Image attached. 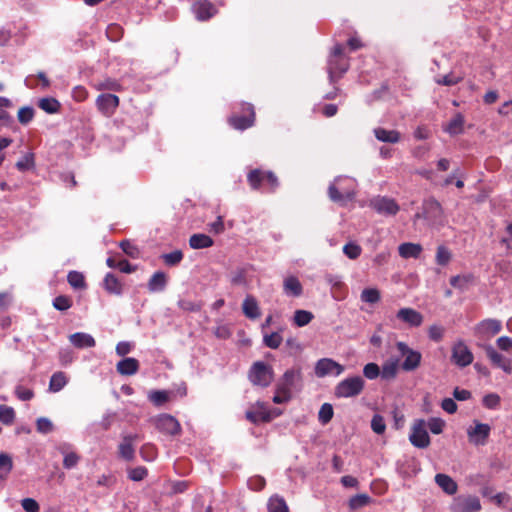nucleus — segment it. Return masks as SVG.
Wrapping results in <instances>:
<instances>
[{
	"mask_svg": "<svg viewBox=\"0 0 512 512\" xmlns=\"http://www.w3.org/2000/svg\"><path fill=\"white\" fill-rule=\"evenodd\" d=\"M473 359V353L463 341H458L452 346L451 362L456 366L467 367L473 362Z\"/></svg>",
	"mask_w": 512,
	"mask_h": 512,
	"instance_id": "9d476101",
	"label": "nucleus"
},
{
	"mask_svg": "<svg viewBox=\"0 0 512 512\" xmlns=\"http://www.w3.org/2000/svg\"><path fill=\"white\" fill-rule=\"evenodd\" d=\"M363 374L370 380L376 379L380 376V368L376 363H368L363 368Z\"/></svg>",
	"mask_w": 512,
	"mask_h": 512,
	"instance_id": "338daca9",
	"label": "nucleus"
},
{
	"mask_svg": "<svg viewBox=\"0 0 512 512\" xmlns=\"http://www.w3.org/2000/svg\"><path fill=\"white\" fill-rule=\"evenodd\" d=\"M255 410H248L245 413V417L248 421L253 424H258L260 422H270L273 419L272 411L267 409L266 404L264 402L258 401L255 404Z\"/></svg>",
	"mask_w": 512,
	"mask_h": 512,
	"instance_id": "a211bd4d",
	"label": "nucleus"
},
{
	"mask_svg": "<svg viewBox=\"0 0 512 512\" xmlns=\"http://www.w3.org/2000/svg\"><path fill=\"white\" fill-rule=\"evenodd\" d=\"M371 429L376 434H383L386 430V424L384 418L379 415L375 414L371 420Z\"/></svg>",
	"mask_w": 512,
	"mask_h": 512,
	"instance_id": "052dcab7",
	"label": "nucleus"
},
{
	"mask_svg": "<svg viewBox=\"0 0 512 512\" xmlns=\"http://www.w3.org/2000/svg\"><path fill=\"white\" fill-rule=\"evenodd\" d=\"M69 285L74 289H85L86 282L84 275L78 271H70L67 275Z\"/></svg>",
	"mask_w": 512,
	"mask_h": 512,
	"instance_id": "ea45409f",
	"label": "nucleus"
},
{
	"mask_svg": "<svg viewBox=\"0 0 512 512\" xmlns=\"http://www.w3.org/2000/svg\"><path fill=\"white\" fill-rule=\"evenodd\" d=\"M396 317L410 327H419L423 323V315L413 308H401Z\"/></svg>",
	"mask_w": 512,
	"mask_h": 512,
	"instance_id": "6ab92c4d",
	"label": "nucleus"
},
{
	"mask_svg": "<svg viewBox=\"0 0 512 512\" xmlns=\"http://www.w3.org/2000/svg\"><path fill=\"white\" fill-rule=\"evenodd\" d=\"M333 414L334 411L332 405L329 403H324L318 412V420L323 425H326L333 418Z\"/></svg>",
	"mask_w": 512,
	"mask_h": 512,
	"instance_id": "a18cd8bd",
	"label": "nucleus"
},
{
	"mask_svg": "<svg viewBox=\"0 0 512 512\" xmlns=\"http://www.w3.org/2000/svg\"><path fill=\"white\" fill-rule=\"evenodd\" d=\"M123 28L116 24H110L106 29V36L110 41L117 42L123 37Z\"/></svg>",
	"mask_w": 512,
	"mask_h": 512,
	"instance_id": "09e8293b",
	"label": "nucleus"
},
{
	"mask_svg": "<svg viewBox=\"0 0 512 512\" xmlns=\"http://www.w3.org/2000/svg\"><path fill=\"white\" fill-rule=\"evenodd\" d=\"M450 260H451L450 251L444 246H439L437 248V252H436L437 264H439L441 266H445L449 263Z\"/></svg>",
	"mask_w": 512,
	"mask_h": 512,
	"instance_id": "e2e57ef3",
	"label": "nucleus"
},
{
	"mask_svg": "<svg viewBox=\"0 0 512 512\" xmlns=\"http://www.w3.org/2000/svg\"><path fill=\"white\" fill-rule=\"evenodd\" d=\"M485 352L487 357L497 367H500L506 361V359L500 353H498L491 345L485 347Z\"/></svg>",
	"mask_w": 512,
	"mask_h": 512,
	"instance_id": "6e6d98bb",
	"label": "nucleus"
},
{
	"mask_svg": "<svg viewBox=\"0 0 512 512\" xmlns=\"http://www.w3.org/2000/svg\"><path fill=\"white\" fill-rule=\"evenodd\" d=\"M370 207L374 209L378 214L386 216L396 215L400 207L393 198L386 196H377L370 201Z\"/></svg>",
	"mask_w": 512,
	"mask_h": 512,
	"instance_id": "ddd939ff",
	"label": "nucleus"
},
{
	"mask_svg": "<svg viewBox=\"0 0 512 512\" xmlns=\"http://www.w3.org/2000/svg\"><path fill=\"white\" fill-rule=\"evenodd\" d=\"M301 380L302 374L300 369H289L276 384L277 391L291 394L292 389L295 388L296 384L301 382Z\"/></svg>",
	"mask_w": 512,
	"mask_h": 512,
	"instance_id": "f3484780",
	"label": "nucleus"
},
{
	"mask_svg": "<svg viewBox=\"0 0 512 512\" xmlns=\"http://www.w3.org/2000/svg\"><path fill=\"white\" fill-rule=\"evenodd\" d=\"M162 259L167 266H176L182 261L183 253L180 250H175L171 253L163 254Z\"/></svg>",
	"mask_w": 512,
	"mask_h": 512,
	"instance_id": "864d4df0",
	"label": "nucleus"
},
{
	"mask_svg": "<svg viewBox=\"0 0 512 512\" xmlns=\"http://www.w3.org/2000/svg\"><path fill=\"white\" fill-rule=\"evenodd\" d=\"M398 252H399V255L402 257V258H418L422 252V246L420 244H415V243H410V242H407V243H402L399 247H398Z\"/></svg>",
	"mask_w": 512,
	"mask_h": 512,
	"instance_id": "c756f323",
	"label": "nucleus"
},
{
	"mask_svg": "<svg viewBox=\"0 0 512 512\" xmlns=\"http://www.w3.org/2000/svg\"><path fill=\"white\" fill-rule=\"evenodd\" d=\"M34 166V156L32 153L26 154L22 159L16 163V168L19 171H26Z\"/></svg>",
	"mask_w": 512,
	"mask_h": 512,
	"instance_id": "69168bd1",
	"label": "nucleus"
},
{
	"mask_svg": "<svg viewBox=\"0 0 512 512\" xmlns=\"http://www.w3.org/2000/svg\"><path fill=\"white\" fill-rule=\"evenodd\" d=\"M73 301L70 296L59 295L53 300V307L59 311H66L72 307Z\"/></svg>",
	"mask_w": 512,
	"mask_h": 512,
	"instance_id": "de8ad7c7",
	"label": "nucleus"
},
{
	"mask_svg": "<svg viewBox=\"0 0 512 512\" xmlns=\"http://www.w3.org/2000/svg\"><path fill=\"white\" fill-rule=\"evenodd\" d=\"M120 100L117 95L110 94V93H103L100 94L96 98V107L99 110V112L109 118L114 115L116 112L118 106H119Z\"/></svg>",
	"mask_w": 512,
	"mask_h": 512,
	"instance_id": "4468645a",
	"label": "nucleus"
},
{
	"mask_svg": "<svg viewBox=\"0 0 512 512\" xmlns=\"http://www.w3.org/2000/svg\"><path fill=\"white\" fill-rule=\"evenodd\" d=\"M213 239L206 234H193L189 238V245L192 249H203L213 246Z\"/></svg>",
	"mask_w": 512,
	"mask_h": 512,
	"instance_id": "7c9ffc66",
	"label": "nucleus"
},
{
	"mask_svg": "<svg viewBox=\"0 0 512 512\" xmlns=\"http://www.w3.org/2000/svg\"><path fill=\"white\" fill-rule=\"evenodd\" d=\"M247 181L253 190H260L273 193L279 187V180L272 171H265L259 168L252 169L247 174Z\"/></svg>",
	"mask_w": 512,
	"mask_h": 512,
	"instance_id": "f03ea898",
	"label": "nucleus"
},
{
	"mask_svg": "<svg viewBox=\"0 0 512 512\" xmlns=\"http://www.w3.org/2000/svg\"><path fill=\"white\" fill-rule=\"evenodd\" d=\"M37 431L43 434H48L53 431L54 425L48 418L40 417L36 421Z\"/></svg>",
	"mask_w": 512,
	"mask_h": 512,
	"instance_id": "0e129e2a",
	"label": "nucleus"
},
{
	"mask_svg": "<svg viewBox=\"0 0 512 512\" xmlns=\"http://www.w3.org/2000/svg\"><path fill=\"white\" fill-rule=\"evenodd\" d=\"M344 366L331 358L319 359L314 367V373L318 378L328 375L339 376L344 372Z\"/></svg>",
	"mask_w": 512,
	"mask_h": 512,
	"instance_id": "9b49d317",
	"label": "nucleus"
},
{
	"mask_svg": "<svg viewBox=\"0 0 512 512\" xmlns=\"http://www.w3.org/2000/svg\"><path fill=\"white\" fill-rule=\"evenodd\" d=\"M103 288L109 293L114 295H121L123 292L122 282L113 274L107 273L103 280Z\"/></svg>",
	"mask_w": 512,
	"mask_h": 512,
	"instance_id": "a878e982",
	"label": "nucleus"
},
{
	"mask_svg": "<svg viewBox=\"0 0 512 512\" xmlns=\"http://www.w3.org/2000/svg\"><path fill=\"white\" fill-rule=\"evenodd\" d=\"M365 387V381L361 376L348 377L340 381L334 388L337 398H353L359 396Z\"/></svg>",
	"mask_w": 512,
	"mask_h": 512,
	"instance_id": "20e7f679",
	"label": "nucleus"
},
{
	"mask_svg": "<svg viewBox=\"0 0 512 512\" xmlns=\"http://www.w3.org/2000/svg\"><path fill=\"white\" fill-rule=\"evenodd\" d=\"M167 285V276L164 272H155L148 281V289L150 292H160Z\"/></svg>",
	"mask_w": 512,
	"mask_h": 512,
	"instance_id": "c85d7f7f",
	"label": "nucleus"
},
{
	"mask_svg": "<svg viewBox=\"0 0 512 512\" xmlns=\"http://www.w3.org/2000/svg\"><path fill=\"white\" fill-rule=\"evenodd\" d=\"M67 382L68 379L64 372H55L50 378L49 390L54 393L59 392L65 387Z\"/></svg>",
	"mask_w": 512,
	"mask_h": 512,
	"instance_id": "f704fd0d",
	"label": "nucleus"
},
{
	"mask_svg": "<svg viewBox=\"0 0 512 512\" xmlns=\"http://www.w3.org/2000/svg\"><path fill=\"white\" fill-rule=\"evenodd\" d=\"M269 512H289L286 501L278 495L272 496L268 501Z\"/></svg>",
	"mask_w": 512,
	"mask_h": 512,
	"instance_id": "58836bf2",
	"label": "nucleus"
},
{
	"mask_svg": "<svg viewBox=\"0 0 512 512\" xmlns=\"http://www.w3.org/2000/svg\"><path fill=\"white\" fill-rule=\"evenodd\" d=\"M12 468H13L12 458L6 453H1L0 454V470L4 471V474H0V478L5 479L6 476L12 470Z\"/></svg>",
	"mask_w": 512,
	"mask_h": 512,
	"instance_id": "5fc2aeb1",
	"label": "nucleus"
},
{
	"mask_svg": "<svg viewBox=\"0 0 512 512\" xmlns=\"http://www.w3.org/2000/svg\"><path fill=\"white\" fill-rule=\"evenodd\" d=\"M118 455L120 458L126 461H132L135 457V449L133 444L130 443V439L128 438L125 441L122 438V442L118 446Z\"/></svg>",
	"mask_w": 512,
	"mask_h": 512,
	"instance_id": "c9c22d12",
	"label": "nucleus"
},
{
	"mask_svg": "<svg viewBox=\"0 0 512 512\" xmlns=\"http://www.w3.org/2000/svg\"><path fill=\"white\" fill-rule=\"evenodd\" d=\"M475 426L467 429L469 442L479 446L485 445L490 435L491 427L488 424L474 421Z\"/></svg>",
	"mask_w": 512,
	"mask_h": 512,
	"instance_id": "2eb2a0df",
	"label": "nucleus"
},
{
	"mask_svg": "<svg viewBox=\"0 0 512 512\" xmlns=\"http://www.w3.org/2000/svg\"><path fill=\"white\" fill-rule=\"evenodd\" d=\"M443 218V209L441 204L433 197L425 199L422 204V212L414 215V221L424 219L429 225L441 223Z\"/></svg>",
	"mask_w": 512,
	"mask_h": 512,
	"instance_id": "423d86ee",
	"label": "nucleus"
},
{
	"mask_svg": "<svg viewBox=\"0 0 512 512\" xmlns=\"http://www.w3.org/2000/svg\"><path fill=\"white\" fill-rule=\"evenodd\" d=\"M140 367L136 358L127 357L116 364V371L123 376H131L138 372Z\"/></svg>",
	"mask_w": 512,
	"mask_h": 512,
	"instance_id": "4be33fe9",
	"label": "nucleus"
},
{
	"mask_svg": "<svg viewBox=\"0 0 512 512\" xmlns=\"http://www.w3.org/2000/svg\"><path fill=\"white\" fill-rule=\"evenodd\" d=\"M361 300L366 303L375 304L377 303L381 296L380 292L376 288H366L361 292Z\"/></svg>",
	"mask_w": 512,
	"mask_h": 512,
	"instance_id": "49530a36",
	"label": "nucleus"
},
{
	"mask_svg": "<svg viewBox=\"0 0 512 512\" xmlns=\"http://www.w3.org/2000/svg\"><path fill=\"white\" fill-rule=\"evenodd\" d=\"M243 314L249 319H257L260 317L261 312L256 298L252 295H247L242 303Z\"/></svg>",
	"mask_w": 512,
	"mask_h": 512,
	"instance_id": "5701e85b",
	"label": "nucleus"
},
{
	"mask_svg": "<svg viewBox=\"0 0 512 512\" xmlns=\"http://www.w3.org/2000/svg\"><path fill=\"white\" fill-rule=\"evenodd\" d=\"M372 501L371 497L367 494H357L350 498L349 508L351 510H358L364 506H367Z\"/></svg>",
	"mask_w": 512,
	"mask_h": 512,
	"instance_id": "a19ab883",
	"label": "nucleus"
},
{
	"mask_svg": "<svg viewBox=\"0 0 512 512\" xmlns=\"http://www.w3.org/2000/svg\"><path fill=\"white\" fill-rule=\"evenodd\" d=\"M373 132L376 139L381 142L395 144L401 139V134L397 130H387L382 127H377Z\"/></svg>",
	"mask_w": 512,
	"mask_h": 512,
	"instance_id": "393cba45",
	"label": "nucleus"
},
{
	"mask_svg": "<svg viewBox=\"0 0 512 512\" xmlns=\"http://www.w3.org/2000/svg\"><path fill=\"white\" fill-rule=\"evenodd\" d=\"M147 474L148 471L143 466L135 467L128 471V477L132 481H141L147 476Z\"/></svg>",
	"mask_w": 512,
	"mask_h": 512,
	"instance_id": "774afa93",
	"label": "nucleus"
},
{
	"mask_svg": "<svg viewBox=\"0 0 512 512\" xmlns=\"http://www.w3.org/2000/svg\"><path fill=\"white\" fill-rule=\"evenodd\" d=\"M194 12L197 19L205 21L213 17L217 10L210 1L200 0L194 5Z\"/></svg>",
	"mask_w": 512,
	"mask_h": 512,
	"instance_id": "412c9836",
	"label": "nucleus"
},
{
	"mask_svg": "<svg viewBox=\"0 0 512 512\" xmlns=\"http://www.w3.org/2000/svg\"><path fill=\"white\" fill-rule=\"evenodd\" d=\"M69 341L73 346L79 349L91 348L96 345L95 339L87 333L77 332L69 336Z\"/></svg>",
	"mask_w": 512,
	"mask_h": 512,
	"instance_id": "b1692460",
	"label": "nucleus"
},
{
	"mask_svg": "<svg viewBox=\"0 0 512 512\" xmlns=\"http://www.w3.org/2000/svg\"><path fill=\"white\" fill-rule=\"evenodd\" d=\"M156 428L164 434L176 436L181 433V425L178 422V420L169 415V414H162L157 417L155 421Z\"/></svg>",
	"mask_w": 512,
	"mask_h": 512,
	"instance_id": "dca6fc26",
	"label": "nucleus"
},
{
	"mask_svg": "<svg viewBox=\"0 0 512 512\" xmlns=\"http://www.w3.org/2000/svg\"><path fill=\"white\" fill-rule=\"evenodd\" d=\"M398 368L397 360L387 361L383 364L382 370H380V376L385 380L394 379L397 375Z\"/></svg>",
	"mask_w": 512,
	"mask_h": 512,
	"instance_id": "4c0bfd02",
	"label": "nucleus"
},
{
	"mask_svg": "<svg viewBox=\"0 0 512 512\" xmlns=\"http://www.w3.org/2000/svg\"><path fill=\"white\" fill-rule=\"evenodd\" d=\"M362 249L361 247L356 243H347L343 247V253L349 258V259H357L361 255Z\"/></svg>",
	"mask_w": 512,
	"mask_h": 512,
	"instance_id": "13d9d810",
	"label": "nucleus"
},
{
	"mask_svg": "<svg viewBox=\"0 0 512 512\" xmlns=\"http://www.w3.org/2000/svg\"><path fill=\"white\" fill-rule=\"evenodd\" d=\"M349 69V59L344 55V46L336 44L328 59V74L331 83H335Z\"/></svg>",
	"mask_w": 512,
	"mask_h": 512,
	"instance_id": "7ed1b4c3",
	"label": "nucleus"
},
{
	"mask_svg": "<svg viewBox=\"0 0 512 512\" xmlns=\"http://www.w3.org/2000/svg\"><path fill=\"white\" fill-rule=\"evenodd\" d=\"M465 119L461 113H457L446 125L444 130L450 135H459L464 131Z\"/></svg>",
	"mask_w": 512,
	"mask_h": 512,
	"instance_id": "2f4dec72",
	"label": "nucleus"
},
{
	"mask_svg": "<svg viewBox=\"0 0 512 512\" xmlns=\"http://www.w3.org/2000/svg\"><path fill=\"white\" fill-rule=\"evenodd\" d=\"M355 187L352 179L348 177H337L328 188V196L331 201L345 205L355 197Z\"/></svg>",
	"mask_w": 512,
	"mask_h": 512,
	"instance_id": "f257e3e1",
	"label": "nucleus"
},
{
	"mask_svg": "<svg viewBox=\"0 0 512 512\" xmlns=\"http://www.w3.org/2000/svg\"><path fill=\"white\" fill-rule=\"evenodd\" d=\"M15 411L12 407L0 404V421L3 424L10 425L14 422Z\"/></svg>",
	"mask_w": 512,
	"mask_h": 512,
	"instance_id": "8fccbe9b",
	"label": "nucleus"
},
{
	"mask_svg": "<svg viewBox=\"0 0 512 512\" xmlns=\"http://www.w3.org/2000/svg\"><path fill=\"white\" fill-rule=\"evenodd\" d=\"M435 482L447 494L453 495L457 492V483L446 474H436Z\"/></svg>",
	"mask_w": 512,
	"mask_h": 512,
	"instance_id": "cd10ccee",
	"label": "nucleus"
},
{
	"mask_svg": "<svg viewBox=\"0 0 512 512\" xmlns=\"http://www.w3.org/2000/svg\"><path fill=\"white\" fill-rule=\"evenodd\" d=\"M38 107L48 114H55L60 111L61 104L56 98L45 97L38 101Z\"/></svg>",
	"mask_w": 512,
	"mask_h": 512,
	"instance_id": "72a5a7b5",
	"label": "nucleus"
},
{
	"mask_svg": "<svg viewBox=\"0 0 512 512\" xmlns=\"http://www.w3.org/2000/svg\"><path fill=\"white\" fill-rule=\"evenodd\" d=\"M119 247L129 257L136 259L140 255V251L136 245L129 240H123L119 243Z\"/></svg>",
	"mask_w": 512,
	"mask_h": 512,
	"instance_id": "3c124183",
	"label": "nucleus"
},
{
	"mask_svg": "<svg viewBox=\"0 0 512 512\" xmlns=\"http://www.w3.org/2000/svg\"><path fill=\"white\" fill-rule=\"evenodd\" d=\"M284 292L288 296L299 297L303 293V287L295 276L285 278L283 283Z\"/></svg>",
	"mask_w": 512,
	"mask_h": 512,
	"instance_id": "bb28decb",
	"label": "nucleus"
},
{
	"mask_svg": "<svg viewBox=\"0 0 512 512\" xmlns=\"http://www.w3.org/2000/svg\"><path fill=\"white\" fill-rule=\"evenodd\" d=\"M282 336L279 332H272L271 334H265L263 337V343L266 347L271 349H277L282 343Z\"/></svg>",
	"mask_w": 512,
	"mask_h": 512,
	"instance_id": "c03bdc74",
	"label": "nucleus"
},
{
	"mask_svg": "<svg viewBox=\"0 0 512 512\" xmlns=\"http://www.w3.org/2000/svg\"><path fill=\"white\" fill-rule=\"evenodd\" d=\"M396 347L399 353L405 358L401 364V368L404 371H414L420 366L422 355L419 351L411 349L406 343L401 341L396 343Z\"/></svg>",
	"mask_w": 512,
	"mask_h": 512,
	"instance_id": "6e6552de",
	"label": "nucleus"
},
{
	"mask_svg": "<svg viewBox=\"0 0 512 512\" xmlns=\"http://www.w3.org/2000/svg\"><path fill=\"white\" fill-rule=\"evenodd\" d=\"M249 381L260 387H268L274 379L272 367L263 361H256L252 364L248 372Z\"/></svg>",
	"mask_w": 512,
	"mask_h": 512,
	"instance_id": "39448f33",
	"label": "nucleus"
},
{
	"mask_svg": "<svg viewBox=\"0 0 512 512\" xmlns=\"http://www.w3.org/2000/svg\"><path fill=\"white\" fill-rule=\"evenodd\" d=\"M409 440L417 448H427L430 445V437L426 430V423L420 419L415 421L411 428Z\"/></svg>",
	"mask_w": 512,
	"mask_h": 512,
	"instance_id": "f8f14e48",
	"label": "nucleus"
},
{
	"mask_svg": "<svg viewBox=\"0 0 512 512\" xmlns=\"http://www.w3.org/2000/svg\"><path fill=\"white\" fill-rule=\"evenodd\" d=\"M502 329V324L496 319H486L478 325V330L482 334L496 335Z\"/></svg>",
	"mask_w": 512,
	"mask_h": 512,
	"instance_id": "473e14b6",
	"label": "nucleus"
},
{
	"mask_svg": "<svg viewBox=\"0 0 512 512\" xmlns=\"http://www.w3.org/2000/svg\"><path fill=\"white\" fill-rule=\"evenodd\" d=\"M57 450L64 456L63 467L65 469H72L77 466L80 456L74 451L71 444L61 443L57 446Z\"/></svg>",
	"mask_w": 512,
	"mask_h": 512,
	"instance_id": "aec40b11",
	"label": "nucleus"
},
{
	"mask_svg": "<svg viewBox=\"0 0 512 512\" xmlns=\"http://www.w3.org/2000/svg\"><path fill=\"white\" fill-rule=\"evenodd\" d=\"M96 89L101 91V90H111V91H121L122 89V86L121 84L115 80V79H111V78H108V79H105L99 83H97L95 85Z\"/></svg>",
	"mask_w": 512,
	"mask_h": 512,
	"instance_id": "603ef678",
	"label": "nucleus"
},
{
	"mask_svg": "<svg viewBox=\"0 0 512 512\" xmlns=\"http://www.w3.org/2000/svg\"><path fill=\"white\" fill-rule=\"evenodd\" d=\"M178 307L185 312H198L201 310V303L194 302L192 300L181 299L178 301Z\"/></svg>",
	"mask_w": 512,
	"mask_h": 512,
	"instance_id": "bf43d9fd",
	"label": "nucleus"
},
{
	"mask_svg": "<svg viewBox=\"0 0 512 512\" xmlns=\"http://www.w3.org/2000/svg\"><path fill=\"white\" fill-rule=\"evenodd\" d=\"M18 121L26 125L32 121L34 117V109L30 106L21 107L18 111Z\"/></svg>",
	"mask_w": 512,
	"mask_h": 512,
	"instance_id": "4d7b16f0",
	"label": "nucleus"
},
{
	"mask_svg": "<svg viewBox=\"0 0 512 512\" xmlns=\"http://www.w3.org/2000/svg\"><path fill=\"white\" fill-rule=\"evenodd\" d=\"M241 113L230 116L228 123L237 130H245L252 127L255 123L254 106L250 103H242Z\"/></svg>",
	"mask_w": 512,
	"mask_h": 512,
	"instance_id": "0eeeda50",
	"label": "nucleus"
},
{
	"mask_svg": "<svg viewBox=\"0 0 512 512\" xmlns=\"http://www.w3.org/2000/svg\"><path fill=\"white\" fill-rule=\"evenodd\" d=\"M314 318L312 312L307 310H296L293 316V323L297 327H304L308 325Z\"/></svg>",
	"mask_w": 512,
	"mask_h": 512,
	"instance_id": "e433bc0d",
	"label": "nucleus"
},
{
	"mask_svg": "<svg viewBox=\"0 0 512 512\" xmlns=\"http://www.w3.org/2000/svg\"><path fill=\"white\" fill-rule=\"evenodd\" d=\"M474 277L471 274L457 275L450 278V285L454 288L464 290L473 281Z\"/></svg>",
	"mask_w": 512,
	"mask_h": 512,
	"instance_id": "79ce46f5",
	"label": "nucleus"
},
{
	"mask_svg": "<svg viewBox=\"0 0 512 512\" xmlns=\"http://www.w3.org/2000/svg\"><path fill=\"white\" fill-rule=\"evenodd\" d=\"M148 399L157 407L164 405L169 400V393L164 390H154L148 394Z\"/></svg>",
	"mask_w": 512,
	"mask_h": 512,
	"instance_id": "37998d69",
	"label": "nucleus"
},
{
	"mask_svg": "<svg viewBox=\"0 0 512 512\" xmlns=\"http://www.w3.org/2000/svg\"><path fill=\"white\" fill-rule=\"evenodd\" d=\"M450 510L451 512H479L481 503L476 496L459 495L453 499Z\"/></svg>",
	"mask_w": 512,
	"mask_h": 512,
	"instance_id": "1a4fd4ad",
	"label": "nucleus"
},
{
	"mask_svg": "<svg viewBox=\"0 0 512 512\" xmlns=\"http://www.w3.org/2000/svg\"><path fill=\"white\" fill-rule=\"evenodd\" d=\"M463 77L460 75H456L455 73H449L447 75L442 76L441 78H438L436 82L440 85L444 86H453L458 84L460 81H462Z\"/></svg>",
	"mask_w": 512,
	"mask_h": 512,
	"instance_id": "680f3d73",
	"label": "nucleus"
}]
</instances>
